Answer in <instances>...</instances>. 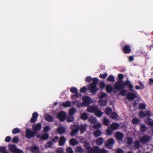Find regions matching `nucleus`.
<instances>
[{
	"label": "nucleus",
	"instance_id": "nucleus-51",
	"mask_svg": "<svg viewBox=\"0 0 153 153\" xmlns=\"http://www.w3.org/2000/svg\"><path fill=\"white\" fill-rule=\"evenodd\" d=\"M132 122L134 124H137L139 122V120L136 118H134L132 120Z\"/></svg>",
	"mask_w": 153,
	"mask_h": 153
},
{
	"label": "nucleus",
	"instance_id": "nucleus-18",
	"mask_svg": "<svg viewBox=\"0 0 153 153\" xmlns=\"http://www.w3.org/2000/svg\"><path fill=\"white\" fill-rule=\"evenodd\" d=\"M31 150L32 152L34 153H42L39 151V148L38 146H34L31 148Z\"/></svg>",
	"mask_w": 153,
	"mask_h": 153
},
{
	"label": "nucleus",
	"instance_id": "nucleus-2",
	"mask_svg": "<svg viewBox=\"0 0 153 153\" xmlns=\"http://www.w3.org/2000/svg\"><path fill=\"white\" fill-rule=\"evenodd\" d=\"M85 81L87 82H90L91 81H92V83L89 86L88 89L90 90L91 93H95L98 90L96 87V85L98 81L97 78L92 79L91 77L88 76L86 77Z\"/></svg>",
	"mask_w": 153,
	"mask_h": 153
},
{
	"label": "nucleus",
	"instance_id": "nucleus-4",
	"mask_svg": "<svg viewBox=\"0 0 153 153\" xmlns=\"http://www.w3.org/2000/svg\"><path fill=\"white\" fill-rule=\"evenodd\" d=\"M115 143V141L113 138H111L105 142V146L108 149L112 148Z\"/></svg>",
	"mask_w": 153,
	"mask_h": 153
},
{
	"label": "nucleus",
	"instance_id": "nucleus-47",
	"mask_svg": "<svg viewBox=\"0 0 153 153\" xmlns=\"http://www.w3.org/2000/svg\"><path fill=\"white\" fill-rule=\"evenodd\" d=\"M56 152L57 153H63V149L61 147H59L57 149Z\"/></svg>",
	"mask_w": 153,
	"mask_h": 153
},
{
	"label": "nucleus",
	"instance_id": "nucleus-17",
	"mask_svg": "<svg viewBox=\"0 0 153 153\" xmlns=\"http://www.w3.org/2000/svg\"><path fill=\"white\" fill-rule=\"evenodd\" d=\"M97 108V107L96 106H89L87 108V111L91 113L95 112Z\"/></svg>",
	"mask_w": 153,
	"mask_h": 153
},
{
	"label": "nucleus",
	"instance_id": "nucleus-30",
	"mask_svg": "<svg viewBox=\"0 0 153 153\" xmlns=\"http://www.w3.org/2000/svg\"><path fill=\"white\" fill-rule=\"evenodd\" d=\"M87 126L85 124H82L79 127L82 133H83L85 131Z\"/></svg>",
	"mask_w": 153,
	"mask_h": 153
},
{
	"label": "nucleus",
	"instance_id": "nucleus-6",
	"mask_svg": "<svg viewBox=\"0 0 153 153\" xmlns=\"http://www.w3.org/2000/svg\"><path fill=\"white\" fill-rule=\"evenodd\" d=\"M76 111L75 108H72L69 111V116L68 117L67 121L68 122H71L74 120L73 115Z\"/></svg>",
	"mask_w": 153,
	"mask_h": 153
},
{
	"label": "nucleus",
	"instance_id": "nucleus-21",
	"mask_svg": "<svg viewBox=\"0 0 153 153\" xmlns=\"http://www.w3.org/2000/svg\"><path fill=\"white\" fill-rule=\"evenodd\" d=\"M65 138L63 136H62L59 140V145L63 146L65 144Z\"/></svg>",
	"mask_w": 153,
	"mask_h": 153
},
{
	"label": "nucleus",
	"instance_id": "nucleus-14",
	"mask_svg": "<svg viewBox=\"0 0 153 153\" xmlns=\"http://www.w3.org/2000/svg\"><path fill=\"white\" fill-rule=\"evenodd\" d=\"M38 116V114L36 112L33 113L32 114V117L30 119V122L31 123L35 122L37 120Z\"/></svg>",
	"mask_w": 153,
	"mask_h": 153
},
{
	"label": "nucleus",
	"instance_id": "nucleus-24",
	"mask_svg": "<svg viewBox=\"0 0 153 153\" xmlns=\"http://www.w3.org/2000/svg\"><path fill=\"white\" fill-rule=\"evenodd\" d=\"M95 113V115L98 117H101L102 114V112L100 110L98 109L97 108V110H96Z\"/></svg>",
	"mask_w": 153,
	"mask_h": 153
},
{
	"label": "nucleus",
	"instance_id": "nucleus-25",
	"mask_svg": "<svg viewBox=\"0 0 153 153\" xmlns=\"http://www.w3.org/2000/svg\"><path fill=\"white\" fill-rule=\"evenodd\" d=\"M99 105L102 106H105L107 104L106 100L100 99L99 102Z\"/></svg>",
	"mask_w": 153,
	"mask_h": 153
},
{
	"label": "nucleus",
	"instance_id": "nucleus-7",
	"mask_svg": "<svg viewBox=\"0 0 153 153\" xmlns=\"http://www.w3.org/2000/svg\"><path fill=\"white\" fill-rule=\"evenodd\" d=\"M151 139L152 137H151L146 135H145L140 138V142L143 144H145L149 142Z\"/></svg>",
	"mask_w": 153,
	"mask_h": 153
},
{
	"label": "nucleus",
	"instance_id": "nucleus-35",
	"mask_svg": "<svg viewBox=\"0 0 153 153\" xmlns=\"http://www.w3.org/2000/svg\"><path fill=\"white\" fill-rule=\"evenodd\" d=\"M101 131L99 130H97L95 131L94 133V136L96 137L100 136L101 134Z\"/></svg>",
	"mask_w": 153,
	"mask_h": 153
},
{
	"label": "nucleus",
	"instance_id": "nucleus-55",
	"mask_svg": "<svg viewBox=\"0 0 153 153\" xmlns=\"http://www.w3.org/2000/svg\"><path fill=\"white\" fill-rule=\"evenodd\" d=\"M139 107L142 109H144L146 108V105L143 103H141L139 104Z\"/></svg>",
	"mask_w": 153,
	"mask_h": 153
},
{
	"label": "nucleus",
	"instance_id": "nucleus-36",
	"mask_svg": "<svg viewBox=\"0 0 153 153\" xmlns=\"http://www.w3.org/2000/svg\"><path fill=\"white\" fill-rule=\"evenodd\" d=\"M107 80L109 82H113L115 81V78L114 76L111 75L109 76L107 78Z\"/></svg>",
	"mask_w": 153,
	"mask_h": 153
},
{
	"label": "nucleus",
	"instance_id": "nucleus-3",
	"mask_svg": "<svg viewBox=\"0 0 153 153\" xmlns=\"http://www.w3.org/2000/svg\"><path fill=\"white\" fill-rule=\"evenodd\" d=\"M82 99L83 102L82 103H80V104L78 105V107H82L83 106L88 105L92 102V100L91 99L87 96L83 97Z\"/></svg>",
	"mask_w": 153,
	"mask_h": 153
},
{
	"label": "nucleus",
	"instance_id": "nucleus-43",
	"mask_svg": "<svg viewBox=\"0 0 153 153\" xmlns=\"http://www.w3.org/2000/svg\"><path fill=\"white\" fill-rule=\"evenodd\" d=\"M20 132V130L19 128H16L12 130V133L14 134H16Z\"/></svg>",
	"mask_w": 153,
	"mask_h": 153
},
{
	"label": "nucleus",
	"instance_id": "nucleus-32",
	"mask_svg": "<svg viewBox=\"0 0 153 153\" xmlns=\"http://www.w3.org/2000/svg\"><path fill=\"white\" fill-rule=\"evenodd\" d=\"M45 119L48 122H52L53 120L52 117L49 115H47L45 117Z\"/></svg>",
	"mask_w": 153,
	"mask_h": 153
},
{
	"label": "nucleus",
	"instance_id": "nucleus-37",
	"mask_svg": "<svg viewBox=\"0 0 153 153\" xmlns=\"http://www.w3.org/2000/svg\"><path fill=\"white\" fill-rule=\"evenodd\" d=\"M147 127L144 125H141L140 126V130L142 132H144L146 131Z\"/></svg>",
	"mask_w": 153,
	"mask_h": 153
},
{
	"label": "nucleus",
	"instance_id": "nucleus-12",
	"mask_svg": "<svg viewBox=\"0 0 153 153\" xmlns=\"http://www.w3.org/2000/svg\"><path fill=\"white\" fill-rule=\"evenodd\" d=\"M66 116V113L63 111H61L59 112L57 115V117L60 121H63Z\"/></svg>",
	"mask_w": 153,
	"mask_h": 153
},
{
	"label": "nucleus",
	"instance_id": "nucleus-13",
	"mask_svg": "<svg viewBox=\"0 0 153 153\" xmlns=\"http://www.w3.org/2000/svg\"><path fill=\"white\" fill-rule=\"evenodd\" d=\"M115 137L117 140H121L124 138V135L122 133L117 132L116 133Z\"/></svg>",
	"mask_w": 153,
	"mask_h": 153
},
{
	"label": "nucleus",
	"instance_id": "nucleus-41",
	"mask_svg": "<svg viewBox=\"0 0 153 153\" xmlns=\"http://www.w3.org/2000/svg\"><path fill=\"white\" fill-rule=\"evenodd\" d=\"M104 124L106 126H108L110 123L109 120L106 118H104L103 119Z\"/></svg>",
	"mask_w": 153,
	"mask_h": 153
},
{
	"label": "nucleus",
	"instance_id": "nucleus-11",
	"mask_svg": "<svg viewBox=\"0 0 153 153\" xmlns=\"http://www.w3.org/2000/svg\"><path fill=\"white\" fill-rule=\"evenodd\" d=\"M85 147L86 151L88 153H93L94 151V148H92L90 146L89 142H85Z\"/></svg>",
	"mask_w": 153,
	"mask_h": 153
},
{
	"label": "nucleus",
	"instance_id": "nucleus-28",
	"mask_svg": "<svg viewBox=\"0 0 153 153\" xmlns=\"http://www.w3.org/2000/svg\"><path fill=\"white\" fill-rule=\"evenodd\" d=\"M40 137V138L41 139L43 140H45L47 139L48 137V135L47 134H45L43 135L42 136H40L39 135H37V137Z\"/></svg>",
	"mask_w": 153,
	"mask_h": 153
},
{
	"label": "nucleus",
	"instance_id": "nucleus-5",
	"mask_svg": "<svg viewBox=\"0 0 153 153\" xmlns=\"http://www.w3.org/2000/svg\"><path fill=\"white\" fill-rule=\"evenodd\" d=\"M9 148L10 152L13 153H23V151L17 149L15 145L10 144Z\"/></svg>",
	"mask_w": 153,
	"mask_h": 153
},
{
	"label": "nucleus",
	"instance_id": "nucleus-59",
	"mask_svg": "<svg viewBox=\"0 0 153 153\" xmlns=\"http://www.w3.org/2000/svg\"><path fill=\"white\" fill-rule=\"evenodd\" d=\"M11 140V138L9 136H7L5 138V141L6 142H10Z\"/></svg>",
	"mask_w": 153,
	"mask_h": 153
},
{
	"label": "nucleus",
	"instance_id": "nucleus-48",
	"mask_svg": "<svg viewBox=\"0 0 153 153\" xmlns=\"http://www.w3.org/2000/svg\"><path fill=\"white\" fill-rule=\"evenodd\" d=\"M135 147L136 149H138L140 147V143L138 141H136L134 143Z\"/></svg>",
	"mask_w": 153,
	"mask_h": 153
},
{
	"label": "nucleus",
	"instance_id": "nucleus-52",
	"mask_svg": "<svg viewBox=\"0 0 153 153\" xmlns=\"http://www.w3.org/2000/svg\"><path fill=\"white\" fill-rule=\"evenodd\" d=\"M112 112V109L110 108H107L106 110L105 113L106 114L108 115L111 113Z\"/></svg>",
	"mask_w": 153,
	"mask_h": 153
},
{
	"label": "nucleus",
	"instance_id": "nucleus-22",
	"mask_svg": "<svg viewBox=\"0 0 153 153\" xmlns=\"http://www.w3.org/2000/svg\"><path fill=\"white\" fill-rule=\"evenodd\" d=\"M123 51L125 53H129L131 51L130 47L128 45H126L123 48Z\"/></svg>",
	"mask_w": 153,
	"mask_h": 153
},
{
	"label": "nucleus",
	"instance_id": "nucleus-50",
	"mask_svg": "<svg viewBox=\"0 0 153 153\" xmlns=\"http://www.w3.org/2000/svg\"><path fill=\"white\" fill-rule=\"evenodd\" d=\"M101 124L100 123H97L94 125L93 127L95 128H99L101 126Z\"/></svg>",
	"mask_w": 153,
	"mask_h": 153
},
{
	"label": "nucleus",
	"instance_id": "nucleus-63",
	"mask_svg": "<svg viewBox=\"0 0 153 153\" xmlns=\"http://www.w3.org/2000/svg\"><path fill=\"white\" fill-rule=\"evenodd\" d=\"M123 150L120 149H118L117 150V153H123Z\"/></svg>",
	"mask_w": 153,
	"mask_h": 153
},
{
	"label": "nucleus",
	"instance_id": "nucleus-10",
	"mask_svg": "<svg viewBox=\"0 0 153 153\" xmlns=\"http://www.w3.org/2000/svg\"><path fill=\"white\" fill-rule=\"evenodd\" d=\"M33 131L36 134L41 129V125L39 123L34 124L32 125Z\"/></svg>",
	"mask_w": 153,
	"mask_h": 153
},
{
	"label": "nucleus",
	"instance_id": "nucleus-64",
	"mask_svg": "<svg viewBox=\"0 0 153 153\" xmlns=\"http://www.w3.org/2000/svg\"><path fill=\"white\" fill-rule=\"evenodd\" d=\"M106 96V94L104 93H103L100 96V98L101 99H102V98L105 97Z\"/></svg>",
	"mask_w": 153,
	"mask_h": 153
},
{
	"label": "nucleus",
	"instance_id": "nucleus-16",
	"mask_svg": "<svg viewBox=\"0 0 153 153\" xmlns=\"http://www.w3.org/2000/svg\"><path fill=\"white\" fill-rule=\"evenodd\" d=\"M72 132L71 134L72 135H74L78 131L79 127L76 126H71Z\"/></svg>",
	"mask_w": 153,
	"mask_h": 153
},
{
	"label": "nucleus",
	"instance_id": "nucleus-9",
	"mask_svg": "<svg viewBox=\"0 0 153 153\" xmlns=\"http://www.w3.org/2000/svg\"><path fill=\"white\" fill-rule=\"evenodd\" d=\"M36 134L33 131H31L29 129H27L26 130V137L28 139H30L33 137Z\"/></svg>",
	"mask_w": 153,
	"mask_h": 153
},
{
	"label": "nucleus",
	"instance_id": "nucleus-44",
	"mask_svg": "<svg viewBox=\"0 0 153 153\" xmlns=\"http://www.w3.org/2000/svg\"><path fill=\"white\" fill-rule=\"evenodd\" d=\"M111 117L113 119H115L117 117L118 115L116 113H113L111 114Z\"/></svg>",
	"mask_w": 153,
	"mask_h": 153
},
{
	"label": "nucleus",
	"instance_id": "nucleus-34",
	"mask_svg": "<svg viewBox=\"0 0 153 153\" xmlns=\"http://www.w3.org/2000/svg\"><path fill=\"white\" fill-rule=\"evenodd\" d=\"M71 105V102L69 101H67L62 104V105L64 107H70Z\"/></svg>",
	"mask_w": 153,
	"mask_h": 153
},
{
	"label": "nucleus",
	"instance_id": "nucleus-42",
	"mask_svg": "<svg viewBox=\"0 0 153 153\" xmlns=\"http://www.w3.org/2000/svg\"><path fill=\"white\" fill-rule=\"evenodd\" d=\"M81 96V95L78 93L77 91L76 92H75V95L71 96V97L72 98L76 99L77 97H80Z\"/></svg>",
	"mask_w": 153,
	"mask_h": 153
},
{
	"label": "nucleus",
	"instance_id": "nucleus-49",
	"mask_svg": "<svg viewBox=\"0 0 153 153\" xmlns=\"http://www.w3.org/2000/svg\"><path fill=\"white\" fill-rule=\"evenodd\" d=\"M19 141L18 138L17 137H15L13 138L12 141L13 143H17Z\"/></svg>",
	"mask_w": 153,
	"mask_h": 153
},
{
	"label": "nucleus",
	"instance_id": "nucleus-53",
	"mask_svg": "<svg viewBox=\"0 0 153 153\" xmlns=\"http://www.w3.org/2000/svg\"><path fill=\"white\" fill-rule=\"evenodd\" d=\"M70 91L72 93H75L77 91V89L74 87H72L71 88Z\"/></svg>",
	"mask_w": 153,
	"mask_h": 153
},
{
	"label": "nucleus",
	"instance_id": "nucleus-61",
	"mask_svg": "<svg viewBox=\"0 0 153 153\" xmlns=\"http://www.w3.org/2000/svg\"><path fill=\"white\" fill-rule=\"evenodd\" d=\"M100 87L101 89H103L104 88L105 86V85L104 82H101L100 83Z\"/></svg>",
	"mask_w": 153,
	"mask_h": 153
},
{
	"label": "nucleus",
	"instance_id": "nucleus-39",
	"mask_svg": "<svg viewBox=\"0 0 153 153\" xmlns=\"http://www.w3.org/2000/svg\"><path fill=\"white\" fill-rule=\"evenodd\" d=\"M6 148L4 147H0V152L3 153H8V152L6 151Z\"/></svg>",
	"mask_w": 153,
	"mask_h": 153
},
{
	"label": "nucleus",
	"instance_id": "nucleus-60",
	"mask_svg": "<svg viewBox=\"0 0 153 153\" xmlns=\"http://www.w3.org/2000/svg\"><path fill=\"white\" fill-rule=\"evenodd\" d=\"M126 92V90L124 89L122 91H121L120 94L122 96H124L125 95Z\"/></svg>",
	"mask_w": 153,
	"mask_h": 153
},
{
	"label": "nucleus",
	"instance_id": "nucleus-40",
	"mask_svg": "<svg viewBox=\"0 0 153 153\" xmlns=\"http://www.w3.org/2000/svg\"><path fill=\"white\" fill-rule=\"evenodd\" d=\"M113 88L110 85H107L106 87V91L108 93H110L112 91Z\"/></svg>",
	"mask_w": 153,
	"mask_h": 153
},
{
	"label": "nucleus",
	"instance_id": "nucleus-29",
	"mask_svg": "<svg viewBox=\"0 0 153 153\" xmlns=\"http://www.w3.org/2000/svg\"><path fill=\"white\" fill-rule=\"evenodd\" d=\"M104 141V139L102 138H99L96 141V143L97 145H100L102 144Z\"/></svg>",
	"mask_w": 153,
	"mask_h": 153
},
{
	"label": "nucleus",
	"instance_id": "nucleus-1",
	"mask_svg": "<svg viewBox=\"0 0 153 153\" xmlns=\"http://www.w3.org/2000/svg\"><path fill=\"white\" fill-rule=\"evenodd\" d=\"M126 85L128 86L131 92H129L127 95L128 99L131 100H133L136 98L137 95V93L136 91L134 89V86L131 82L128 80H127L125 82H122L121 80L116 82L114 84L115 88L119 91H121L124 88Z\"/></svg>",
	"mask_w": 153,
	"mask_h": 153
},
{
	"label": "nucleus",
	"instance_id": "nucleus-20",
	"mask_svg": "<svg viewBox=\"0 0 153 153\" xmlns=\"http://www.w3.org/2000/svg\"><path fill=\"white\" fill-rule=\"evenodd\" d=\"M120 125L116 123H114L111 125L110 127L113 130L117 129L120 127Z\"/></svg>",
	"mask_w": 153,
	"mask_h": 153
},
{
	"label": "nucleus",
	"instance_id": "nucleus-54",
	"mask_svg": "<svg viewBox=\"0 0 153 153\" xmlns=\"http://www.w3.org/2000/svg\"><path fill=\"white\" fill-rule=\"evenodd\" d=\"M50 129L51 128L48 126H46L44 128V131L45 132H46Z\"/></svg>",
	"mask_w": 153,
	"mask_h": 153
},
{
	"label": "nucleus",
	"instance_id": "nucleus-38",
	"mask_svg": "<svg viewBox=\"0 0 153 153\" xmlns=\"http://www.w3.org/2000/svg\"><path fill=\"white\" fill-rule=\"evenodd\" d=\"M113 130L110 127H108L107 129V133L108 135H111L113 132Z\"/></svg>",
	"mask_w": 153,
	"mask_h": 153
},
{
	"label": "nucleus",
	"instance_id": "nucleus-15",
	"mask_svg": "<svg viewBox=\"0 0 153 153\" xmlns=\"http://www.w3.org/2000/svg\"><path fill=\"white\" fill-rule=\"evenodd\" d=\"M151 114V112L150 111H147L145 112H143L141 111L139 112V116L140 117H145L146 115L148 116H149Z\"/></svg>",
	"mask_w": 153,
	"mask_h": 153
},
{
	"label": "nucleus",
	"instance_id": "nucleus-23",
	"mask_svg": "<svg viewBox=\"0 0 153 153\" xmlns=\"http://www.w3.org/2000/svg\"><path fill=\"white\" fill-rule=\"evenodd\" d=\"M76 152L80 153H83L85 152L84 149L81 146H77L75 150Z\"/></svg>",
	"mask_w": 153,
	"mask_h": 153
},
{
	"label": "nucleus",
	"instance_id": "nucleus-62",
	"mask_svg": "<svg viewBox=\"0 0 153 153\" xmlns=\"http://www.w3.org/2000/svg\"><path fill=\"white\" fill-rule=\"evenodd\" d=\"M148 124L153 128V121H152L151 120H149L148 123Z\"/></svg>",
	"mask_w": 153,
	"mask_h": 153
},
{
	"label": "nucleus",
	"instance_id": "nucleus-56",
	"mask_svg": "<svg viewBox=\"0 0 153 153\" xmlns=\"http://www.w3.org/2000/svg\"><path fill=\"white\" fill-rule=\"evenodd\" d=\"M107 76V73H105V74H100V77L101 78L104 79Z\"/></svg>",
	"mask_w": 153,
	"mask_h": 153
},
{
	"label": "nucleus",
	"instance_id": "nucleus-31",
	"mask_svg": "<svg viewBox=\"0 0 153 153\" xmlns=\"http://www.w3.org/2000/svg\"><path fill=\"white\" fill-rule=\"evenodd\" d=\"M81 118L83 120H86L88 119V115L86 113H83L81 115Z\"/></svg>",
	"mask_w": 153,
	"mask_h": 153
},
{
	"label": "nucleus",
	"instance_id": "nucleus-57",
	"mask_svg": "<svg viewBox=\"0 0 153 153\" xmlns=\"http://www.w3.org/2000/svg\"><path fill=\"white\" fill-rule=\"evenodd\" d=\"M59 139V137L58 136H56L54 137L52 141L55 143H56L57 142L58 140Z\"/></svg>",
	"mask_w": 153,
	"mask_h": 153
},
{
	"label": "nucleus",
	"instance_id": "nucleus-8",
	"mask_svg": "<svg viewBox=\"0 0 153 153\" xmlns=\"http://www.w3.org/2000/svg\"><path fill=\"white\" fill-rule=\"evenodd\" d=\"M93 153H109V152L104 149H100L99 147L95 146Z\"/></svg>",
	"mask_w": 153,
	"mask_h": 153
},
{
	"label": "nucleus",
	"instance_id": "nucleus-27",
	"mask_svg": "<svg viewBox=\"0 0 153 153\" xmlns=\"http://www.w3.org/2000/svg\"><path fill=\"white\" fill-rule=\"evenodd\" d=\"M70 143L73 146H75L78 144V142L75 139H72L70 140Z\"/></svg>",
	"mask_w": 153,
	"mask_h": 153
},
{
	"label": "nucleus",
	"instance_id": "nucleus-58",
	"mask_svg": "<svg viewBox=\"0 0 153 153\" xmlns=\"http://www.w3.org/2000/svg\"><path fill=\"white\" fill-rule=\"evenodd\" d=\"M87 88L85 87H84L81 88L80 92L82 93H85L86 91Z\"/></svg>",
	"mask_w": 153,
	"mask_h": 153
},
{
	"label": "nucleus",
	"instance_id": "nucleus-26",
	"mask_svg": "<svg viewBox=\"0 0 153 153\" xmlns=\"http://www.w3.org/2000/svg\"><path fill=\"white\" fill-rule=\"evenodd\" d=\"M89 121L91 123L94 124L97 121V119L94 117L92 116L88 119Z\"/></svg>",
	"mask_w": 153,
	"mask_h": 153
},
{
	"label": "nucleus",
	"instance_id": "nucleus-19",
	"mask_svg": "<svg viewBox=\"0 0 153 153\" xmlns=\"http://www.w3.org/2000/svg\"><path fill=\"white\" fill-rule=\"evenodd\" d=\"M56 131L57 133L60 134H62L65 131V128L64 127H60L57 128Z\"/></svg>",
	"mask_w": 153,
	"mask_h": 153
},
{
	"label": "nucleus",
	"instance_id": "nucleus-45",
	"mask_svg": "<svg viewBox=\"0 0 153 153\" xmlns=\"http://www.w3.org/2000/svg\"><path fill=\"white\" fill-rule=\"evenodd\" d=\"M66 150L67 153H73V150L71 147H67Z\"/></svg>",
	"mask_w": 153,
	"mask_h": 153
},
{
	"label": "nucleus",
	"instance_id": "nucleus-33",
	"mask_svg": "<svg viewBox=\"0 0 153 153\" xmlns=\"http://www.w3.org/2000/svg\"><path fill=\"white\" fill-rule=\"evenodd\" d=\"M125 142L129 145H131L133 142V140L130 137H128L125 140Z\"/></svg>",
	"mask_w": 153,
	"mask_h": 153
},
{
	"label": "nucleus",
	"instance_id": "nucleus-46",
	"mask_svg": "<svg viewBox=\"0 0 153 153\" xmlns=\"http://www.w3.org/2000/svg\"><path fill=\"white\" fill-rule=\"evenodd\" d=\"M53 143L51 142H48L46 143L45 145V146L47 148L48 147H52Z\"/></svg>",
	"mask_w": 153,
	"mask_h": 153
}]
</instances>
